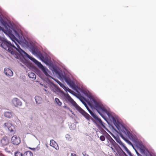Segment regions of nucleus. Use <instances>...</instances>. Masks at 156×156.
<instances>
[{
  "instance_id": "obj_5",
  "label": "nucleus",
  "mask_w": 156,
  "mask_h": 156,
  "mask_svg": "<svg viewBox=\"0 0 156 156\" xmlns=\"http://www.w3.org/2000/svg\"><path fill=\"white\" fill-rule=\"evenodd\" d=\"M3 126L5 128H7L10 132L15 133L16 131L15 128L10 122H8L5 123Z\"/></svg>"
},
{
  "instance_id": "obj_17",
  "label": "nucleus",
  "mask_w": 156,
  "mask_h": 156,
  "mask_svg": "<svg viewBox=\"0 0 156 156\" xmlns=\"http://www.w3.org/2000/svg\"><path fill=\"white\" fill-rule=\"evenodd\" d=\"M24 156H33L32 153L30 151H26L24 154Z\"/></svg>"
},
{
  "instance_id": "obj_14",
  "label": "nucleus",
  "mask_w": 156,
  "mask_h": 156,
  "mask_svg": "<svg viewBox=\"0 0 156 156\" xmlns=\"http://www.w3.org/2000/svg\"><path fill=\"white\" fill-rule=\"evenodd\" d=\"M13 112H6L4 113V116L8 118H11L12 116Z\"/></svg>"
},
{
  "instance_id": "obj_10",
  "label": "nucleus",
  "mask_w": 156,
  "mask_h": 156,
  "mask_svg": "<svg viewBox=\"0 0 156 156\" xmlns=\"http://www.w3.org/2000/svg\"><path fill=\"white\" fill-rule=\"evenodd\" d=\"M65 81L71 87H74L75 84L68 77H66L65 79Z\"/></svg>"
},
{
  "instance_id": "obj_8",
  "label": "nucleus",
  "mask_w": 156,
  "mask_h": 156,
  "mask_svg": "<svg viewBox=\"0 0 156 156\" xmlns=\"http://www.w3.org/2000/svg\"><path fill=\"white\" fill-rule=\"evenodd\" d=\"M11 141L13 144L18 145L20 143V139L19 136L14 135L12 137Z\"/></svg>"
},
{
  "instance_id": "obj_29",
  "label": "nucleus",
  "mask_w": 156,
  "mask_h": 156,
  "mask_svg": "<svg viewBox=\"0 0 156 156\" xmlns=\"http://www.w3.org/2000/svg\"><path fill=\"white\" fill-rule=\"evenodd\" d=\"M90 115H92V116L94 119H96L97 118V117L96 115L92 112H91V113H90Z\"/></svg>"
},
{
  "instance_id": "obj_36",
  "label": "nucleus",
  "mask_w": 156,
  "mask_h": 156,
  "mask_svg": "<svg viewBox=\"0 0 156 156\" xmlns=\"http://www.w3.org/2000/svg\"><path fill=\"white\" fill-rule=\"evenodd\" d=\"M58 81V82H57L61 87H62L63 86L64 87V85L63 84H62L61 82H60Z\"/></svg>"
},
{
  "instance_id": "obj_4",
  "label": "nucleus",
  "mask_w": 156,
  "mask_h": 156,
  "mask_svg": "<svg viewBox=\"0 0 156 156\" xmlns=\"http://www.w3.org/2000/svg\"><path fill=\"white\" fill-rule=\"evenodd\" d=\"M67 99L73 105L76 109L82 115L85 112L69 96L68 97Z\"/></svg>"
},
{
  "instance_id": "obj_2",
  "label": "nucleus",
  "mask_w": 156,
  "mask_h": 156,
  "mask_svg": "<svg viewBox=\"0 0 156 156\" xmlns=\"http://www.w3.org/2000/svg\"><path fill=\"white\" fill-rule=\"evenodd\" d=\"M93 101L95 108L103 118H105V116L104 114L105 113L108 115H110L109 111L103 105L99 103L95 100H94Z\"/></svg>"
},
{
  "instance_id": "obj_34",
  "label": "nucleus",
  "mask_w": 156,
  "mask_h": 156,
  "mask_svg": "<svg viewBox=\"0 0 156 156\" xmlns=\"http://www.w3.org/2000/svg\"><path fill=\"white\" fill-rule=\"evenodd\" d=\"M98 121L99 122L101 123V124L102 125V126H104L103 124H104V123L102 122V121L101 119H99L98 120Z\"/></svg>"
},
{
  "instance_id": "obj_30",
  "label": "nucleus",
  "mask_w": 156,
  "mask_h": 156,
  "mask_svg": "<svg viewBox=\"0 0 156 156\" xmlns=\"http://www.w3.org/2000/svg\"><path fill=\"white\" fill-rule=\"evenodd\" d=\"M100 139L102 141H104L105 140V137L104 136L102 135L100 136Z\"/></svg>"
},
{
  "instance_id": "obj_20",
  "label": "nucleus",
  "mask_w": 156,
  "mask_h": 156,
  "mask_svg": "<svg viewBox=\"0 0 156 156\" xmlns=\"http://www.w3.org/2000/svg\"><path fill=\"white\" fill-rule=\"evenodd\" d=\"M124 149L125 151L126 152L127 154L130 156H132V154L129 151L128 149L126 147L125 145L123 146Z\"/></svg>"
},
{
  "instance_id": "obj_31",
  "label": "nucleus",
  "mask_w": 156,
  "mask_h": 156,
  "mask_svg": "<svg viewBox=\"0 0 156 156\" xmlns=\"http://www.w3.org/2000/svg\"><path fill=\"white\" fill-rule=\"evenodd\" d=\"M126 135L129 137L131 136L132 135L128 131L126 130Z\"/></svg>"
},
{
  "instance_id": "obj_23",
  "label": "nucleus",
  "mask_w": 156,
  "mask_h": 156,
  "mask_svg": "<svg viewBox=\"0 0 156 156\" xmlns=\"http://www.w3.org/2000/svg\"><path fill=\"white\" fill-rule=\"evenodd\" d=\"M56 144V143L53 140H51L50 143V145L51 146L55 148V146Z\"/></svg>"
},
{
  "instance_id": "obj_3",
  "label": "nucleus",
  "mask_w": 156,
  "mask_h": 156,
  "mask_svg": "<svg viewBox=\"0 0 156 156\" xmlns=\"http://www.w3.org/2000/svg\"><path fill=\"white\" fill-rule=\"evenodd\" d=\"M107 145L110 147L114 152L117 151L119 148H120L118 145L111 138L109 140L108 144Z\"/></svg>"
},
{
  "instance_id": "obj_6",
  "label": "nucleus",
  "mask_w": 156,
  "mask_h": 156,
  "mask_svg": "<svg viewBox=\"0 0 156 156\" xmlns=\"http://www.w3.org/2000/svg\"><path fill=\"white\" fill-rule=\"evenodd\" d=\"M5 32H4L9 35V37L12 41L14 42L16 44H17L16 42H19L18 41L14 35L12 34V30L10 29L8 30V28L6 30H5Z\"/></svg>"
},
{
  "instance_id": "obj_24",
  "label": "nucleus",
  "mask_w": 156,
  "mask_h": 156,
  "mask_svg": "<svg viewBox=\"0 0 156 156\" xmlns=\"http://www.w3.org/2000/svg\"><path fill=\"white\" fill-rule=\"evenodd\" d=\"M51 87L52 88V90L55 92L56 91H57L58 89V88L54 84H53L51 86Z\"/></svg>"
},
{
  "instance_id": "obj_1",
  "label": "nucleus",
  "mask_w": 156,
  "mask_h": 156,
  "mask_svg": "<svg viewBox=\"0 0 156 156\" xmlns=\"http://www.w3.org/2000/svg\"><path fill=\"white\" fill-rule=\"evenodd\" d=\"M17 47L11 44L10 42L6 40H3L0 39V46L5 49L8 51L13 55H16V52L14 50L13 48L15 49L20 53H24V51L22 50L18 44H16Z\"/></svg>"
},
{
  "instance_id": "obj_15",
  "label": "nucleus",
  "mask_w": 156,
  "mask_h": 156,
  "mask_svg": "<svg viewBox=\"0 0 156 156\" xmlns=\"http://www.w3.org/2000/svg\"><path fill=\"white\" fill-rule=\"evenodd\" d=\"M28 75L30 78H31L35 80L36 78L35 74L33 73L32 72H29L28 73Z\"/></svg>"
},
{
  "instance_id": "obj_11",
  "label": "nucleus",
  "mask_w": 156,
  "mask_h": 156,
  "mask_svg": "<svg viewBox=\"0 0 156 156\" xmlns=\"http://www.w3.org/2000/svg\"><path fill=\"white\" fill-rule=\"evenodd\" d=\"M4 72L6 75L8 76H12L13 75V72L11 70L8 68H5Z\"/></svg>"
},
{
  "instance_id": "obj_12",
  "label": "nucleus",
  "mask_w": 156,
  "mask_h": 156,
  "mask_svg": "<svg viewBox=\"0 0 156 156\" xmlns=\"http://www.w3.org/2000/svg\"><path fill=\"white\" fill-rule=\"evenodd\" d=\"M29 58L34 62L41 69L42 67H43V66L41 64V63L37 60L34 58L32 57H29Z\"/></svg>"
},
{
  "instance_id": "obj_25",
  "label": "nucleus",
  "mask_w": 156,
  "mask_h": 156,
  "mask_svg": "<svg viewBox=\"0 0 156 156\" xmlns=\"http://www.w3.org/2000/svg\"><path fill=\"white\" fill-rule=\"evenodd\" d=\"M55 102H56L57 104L59 106H61L62 103L61 102L59 101V100L57 98H55Z\"/></svg>"
},
{
  "instance_id": "obj_19",
  "label": "nucleus",
  "mask_w": 156,
  "mask_h": 156,
  "mask_svg": "<svg viewBox=\"0 0 156 156\" xmlns=\"http://www.w3.org/2000/svg\"><path fill=\"white\" fill-rule=\"evenodd\" d=\"M83 115L88 120H89L91 118L92 119L91 116L86 112Z\"/></svg>"
},
{
  "instance_id": "obj_22",
  "label": "nucleus",
  "mask_w": 156,
  "mask_h": 156,
  "mask_svg": "<svg viewBox=\"0 0 156 156\" xmlns=\"http://www.w3.org/2000/svg\"><path fill=\"white\" fill-rule=\"evenodd\" d=\"M124 149L125 151L126 152L127 154L130 156H132V154L129 151L128 149L126 147L125 145L123 146Z\"/></svg>"
},
{
  "instance_id": "obj_28",
  "label": "nucleus",
  "mask_w": 156,
  "mask_h": 156,
  "mask_svg": "<svg viewBox=\"0 0 156 156\" xmlns=\"http://www.w3.org/2000/svg\"><path fill=\"white\" fill-rule=\"evenodd\" d=\"M81 101H82V103L85 105V106L86 107L87 109L88 110L90 113H91V112H92V111L88 107L86 104L84 102L82 101L81 100Z\"/></svg>"
},
{
  "instance_id": "obj_16",
  "label": "nucleus",
  "mask_w": 156,
  "mask_h": 156,
  "mask_svg": "<svg viewBox=\"0 0 156 156\" xmlns=\"http://www.w3.org/2000/svg\"><path fill=\"white\" fill-rule=\"evenodd\" d=\"M36 102L37 104H39L41 103V98L38 96H36L35 97Z\"/></svg>"
},
{
  "instance_id": "obj_13",
  "label": "nucleus",
  "mask_w": 156,
  "mask_h": 156,
  "mask_svg": "<svg viewBox=\"0 0 156 156\" xmlns=\"http://www.w3.org/2000/svg\"><path fill=\"white\" fill-rule=\"evenodd\" d=\"M7 147L5 148V150L9 153H10L13 148V146L11 144L6 145Z\"/></svg>"
},
{
  "instance_id": "obj_9",
  "label": "nucleus",
  "mask_w": 156,
  "mask_h": 156,
  "mask_svg": "<svg viewBox=\"0 0 156 156\" xmlns=\"http://www.w3.org/2000/svg\"><path fill=\"white\" fill-rule=\"evenodd\" d=\"M12 101L13 104L15 107L20 106L22 105V102L17 98H13Z\"/></svg>"
},
{
  "instance_id": "obj_18",
  "label": "nucleus",
  "mask_w": 156,
  "mask_h": 156,
  "mask_svg": "<svg viewBox=\"0 0 156 156\" xmlns=\"http://www.w3.org/2000/svg\"><path fill=\"white\" fill-rule=\"evenodd\" d=\"M41 69L42 70L43 72L46 76H48V69L47 68H45L43 66V67H42Z\"/></svg>"
},
{
  "instance_id": "obj_35",
  "label": "nucleus",
  "mask_w": 156,
  "mask_h": 156,
  "mask_svg": "<svg viewBox=\"0 0 156 156\" xmlns=\"http://www.w3.org/2000/svg\"><path fill=\"white\" fill-rule=\"evenodd\" d=\"M83 156H89V155L87 154L85 152H83L82 153Z\"/></svg>"
},
{
  "instance_id": "obj_32",
  "label": "nucleus",
  "mask_w": 156,
  "mask_h": 156,
  "mask_svg": "<svg viewBox=\"0 0 156 156\" xmlns=\"http://www.w3.org/2000/svg\"><path fill=\"white\" fill-rule=\"evenodd\" d=\"M118 143L122 147L124 146V144L120 140H119V141H118Z\"/></svg>"
},
{
  "instance_id": "obj_37",
  "label": "nucleus",
  "mask_w": 156,
  "mask_h": 156,
  "mask_svg": "<svg viewBox=\"0 0 156 156\" xmlns=\"http://www.w3.org/2000/svg\"><path fill=\"white\" fill-rule=\"evenodd\" d=\"M71 156H76V154L73 153H71Z\"/></svg>"
},
{
  "instance_id": "obj_33",
  "label": "nucleus",
  "mask_w": 156,
  "mask_h": 156,
  "mask_svg": "<svg viewBox=\"0 0 156 156\" xmlns=\"http://www.w3.org/2000/svg\"><path fill=\"white\" fill-rule=\"evenodd\" d=\"M40 57L41 58V59L43 61L44 59V57L41 54L40 55Z\"/></svg>"
},
{
  "instance_id": "obj_21",
  "label": "nucleus",
  "mask_w": 156,
  "mask_h": 156,
  "mask_svg": "<svg viewBox=\"0 0 156 156\" xmlns=\"http://www.w3.org/2000/svg\"><path fill=\"white\" fill-rule=\"evenodd\" d=\"M124 149L125 151L126 152L127 154L130 156H132V154L129 151L128 149L126 147L125 145L123 146Z\"/></svg>"
},
{
  "instance_id": "obj_7",
  "label": "nucleus",
  "mask_w": 156,
  "mask_h": 156,
  "mask_svg": "<svg viewBox=\"0 0 156 156\" xmlns=\"http://www.w3.org/2000/svg\"><path fill=\"white\" fill-rule=\"evenodd\" d=\"M9 143V139L6 136H4L0 141V144L2 146L7 145Z\"/></svg>"
},
{
  "instance_id": "obj_27",
  "label": "nucleus",
  "mask_w": 156,
  "mask_h": 156,
  "mask_svg": "<svg viewBox=\"0 0 156 156\" xmlns=\"http://www.w3.org/2000/svg\"><path fill=\"white\" fill-rule=\"evenodd\" d=\"M81 101H82V103L85 105V106L86 107L87 109L88 110L90 113H91V112H92V111L88 107L86 104L84 102L82 101L81 100Z\"/></svg>"
},
{
  "instance_id": "obj_26",
  "label": "nucleus",
  "mask_w": 156,
  "mask_h": 156,
  "mask_svg": "<svg viewBox=\"0 0 156 156\" xmlns=\"http://www.w3.org/2000/svg\"><path fill=\"white\" fill-rule=\"evenodd\" d=\"M14 155L15 156H23L22 153L19 151L15 152Z\"/></svg>"
}]
</instances>
